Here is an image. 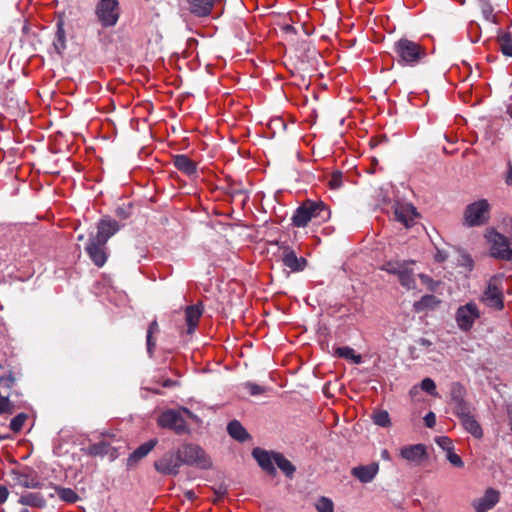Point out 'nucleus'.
Segmentation results:
<instances>
[{
  "label": "nucleus",
  "mask_w": 512,
  "mask_h": 512,
  "mask_svg": "<svg viewBox=\"0 0 512 512\" xmlns=\"http://www.w3.org/2000/svg\"><path fill=\"white\" fill-rule=\"evenodd\" d=\"M328 185L331 189H339L343 185V173L335 171L331 174L328 181Z\"/></svg>",
  "instance_id": "obj_37"
},
{
  "label": "nucleus",
  "mask_w": 512,
  "mask_h": 512,
  "mask_svg": "<svg viewBox=\"0 0 512 512\" xmlns=\"http://www.w3.org/2000/svg\"><path fill=\"white\" fill-rule=\"evenodd\" d=\"M500 49L506 56L512 57V36L509 33H505L498 38Z\"/></svg>",
  "instance_id": "obj_32"
},
{
  "label": "nucleus",
  "mask_w": 512,
  "mask_h": 512,
  "mask_svg": "<svg viewBox=\"0 0 512 512\" xmlns=\"http://www.w3.org/2000/svg\"><path fill=\"white\" fill-rule=\"evenodd\" d=\"M435 442L439 447H441L446 452L453 450L452 440L446 436L437 437L435 439Z\"/></svg>",
  "instance_id": "obj_39"
},
{
  "label": "nucleus",
  "mask_w": 512,
  "mask_h": 512,
  "mask_svg": "<svg viewBox=\"0 0 512 512\" xmlns=\"http://www.w3.org/2000/svg\"><path fill=\"white\" fill-rule=\"evenodd\" d=\"M152 392L156 393V394H159L160 392L158 390H153V389H150Z\"/></svg>",
  "instance_id": "obj_63"
},
{
  "label": "nucleus",
  "mask_w": 512,
  "mask_h": 512,
  "mask_svg": "<svg viewBox=\"0 0 512 512\" xmlns=\"http://www.w3.org/2000/svg\"><path fill=\"white\" fill-rule=\"evenodd\" d=\"M406 264L407 262L389 261L383 264L382 270L398 276V274L401 272V270L405 267Z\"/></svg>",
  "instance_id": "obj_34"
},
{
  "label": "nucleus",
  "mask_w": 512,
  "mask_h": 512,
  "mask_svg": "<svg viewBox=\"0 0 512 512\" xmlns=\"http://www.w3.org/2000/svg\"><path fill=\"white\" fill-rule=\"evenodd\" d=\"M480 317V311L474 302H468L460 306L455 315L457 326L462 331H469L476 319Z\"/></svg>",
  "instance_id": "obj_9"
},
{
  "label": "nucleus",
  "mask_w": 512,
  "mask_h": 512,
  "mask_svg": "<svg viewBox=\"0 0 512 512\" xmlns=\"http://www.w3.org/2000/svg\"><path fill=\"white\" fill-rule=\"evenodd\" d=\"M9 495V491L6 486L0 485V504L6 502Z\"/></svg>",
  "instance_id": "obj_46"
},
{
  "label": "nucleus",
  "mask_w": 512,
  "mask_h": 512,
  "mask_svg": "<svg viewBox=\"0 0 512 512\" xmlns=\"http://www.w3.org/2000/svg\"><path fill=\"white\" fill-rule=\"evenodd\" d=\"M129 212L126 211L123 207H118L116 209V215L122 219H126L129 216Z\"/></svg>",
  "instance_id": "obj_50"
},
{
  "label": "nucleus",
  "mask_w": 512,
  "mask_h": 512,
  "mask_svg": "<svg viewBox=\"0 0 512 512\" xmlns=\"http://www.w3.org/2000/svg\"><path fill=\"white\" fill-rule=\"evenodd\" d=\"M244 388L247 389L248 392L253 396L260 395L265 391V389L262 386H259L252 382L245 383Z\"/></svg>",
  "instance_id": "obj_42"
},
{
  "label": "nucleus",
  "mask_w": 512,
  "mask_h": 512,
  "mask_svg": "<svg viewBox=\"0 0 512 512\" xmlns=\"http://www.w3.org/2000/svg\"><path fill=\"white\" fill-rule=\"evenodd\" d=\"M54 493H50L49 497L53 498L55 494L59 496V498L67 503H75L78 500V495L71 488H64L60 486H53Z\"/></svg>",
  "instance_id": "obj_28"
},
{
  "label": "nucleus",
  "mask_w": 512,
  "mask_h": 512,
  "mask_svg": "<svg viewBox=\"0 0 512 512\" xmlns=\"http://www.w3.org/2000/svg\"><path fill=\"white\" fill-rule=\"evenodd\" d=\"M448 255L446 252L444 251H441V250H437V253L435 255V259L436 261L438 262H443L447 259Z\"/></svg>",
  "instance_id": "obj_51"
},
{
  "label": "nucleus",
  "mask_w": 512,
  "mask_h": 512,
  "mask_svg": "<svg viewBox=\"0 0 512 512\" xmlns=\"http://www.w3.org/2000/svg\"><path fill=\"white\" fill-rule=\"evenodd\" d=\"M397 62L401 66H416L426 57V50L417 42L401 38L394 43L393 48Z\"/></svg>",
  "instance_id": "obj_2"
},
{
  "label": "nucleus",
  "mask_w": 512,
  "mask_h": 512,
  "mask_svg": "<svg viewBox=\"0 0 512 512\" xmlns=\"http://www.w3.org/2000/svg\"><path fill=\"white\" fill-rule=\"evenodd\" d=\"M18 502L25 506L44 508L46 506V500L44 496L39 492H26L23 493Z\"/></svg>",
  "instance_id": "obj_24"
},
{
  "label": "nucleus",
  "mask_w": 512,
  "mask_h": 512,
  "mask_svg": "<svg viewBox=\"0 0 512 512\" xmlns=\"http://www.w3.org/2000/svg\"><path fill=\"white\" fill-rule=\"evenodd\" d=\"M77 239H78L79 241H82V240L84 239V235H83V234H80V235L77 237Z\"/></svg>",
  "instance_id": "obj_61"
},
{
  "label": "nucleus",
  "mask_w": 512,
  "mask_h": 512,
  "mask_svg": "<svg viewBox=\"0 0 512 512\" xmlns=\"http://www.w3.org/2000/svg\"><path fill=\"white\" fill-rule=\"evenodd\" d=\"M447 460L455 467L461 468L464 466V462L462 461L460 456L455 454L453 450L447 452Z\"/></svg>",
  "instance_id": "obj_43"
},
{
  "label": "nucleus",
  "mask_w": 512,
  "mask_h": 512,
  "mask_svg": "<svg viewBox=\"0 0 512 512\" xmlns=\"http://www.w3.org/2000/svg\"><path fill=\"white\" fill-rule=\"evenodd\" d=\"M215 0H189L190 12L198 17H206L211 13Z\"/></svg>",
  "instance_id": "obj_23"
},
{
  "label": "nucleus",
  "mask_w": 512,
  "mask_h": 512,
  "mask_svg": "<svg viewBox=\"0 0 512 512\" xmlns=\"http://www.w3.org/2000/svg\"><path fill=\"white\" fill-rule=\"evenodd\" d=\"M490 205L486 199L469 204L464 211V224L467 227L480 226L489 219Z\"/></svg>",
  "instance_id": "obj_6"
},
{
  "label": "nucleus",
  "mask_w": 512,
  "mask_h": 512,
  "mask_svg": "<svg viewBox=\"0 0 512 512\" xmlns=\"http://www.w3.org/2000/svg\"><path fill=\"white\" fill-rule=\"evenodd\" d=\"M227 432L233 439L239 442H245L251 439L250 434L237 420L229 422L227 425Z\"/></svg>",
  "instance_id": "obj_26"
},
{
  "label": "nucleus",
  "mask_w": 512,
  "mask_h": 512,
  "mask_svg": "<svg viewBox=\"0 0 512 512\" xmlns=\"http://www.w3.org/2000/svg\"><path fill=\"white\" fill-rule=\"evenodd\" d=\"M435 300V297L432 296V295H426V296H423L421 298V300L417 303V305H421V306H428L430 305L432 302H434Z\"/></svg>",
  "instance_id": "obj_45"
},
{
  "label": "nucleus",
  "mask_w": 512,
  "mask_h": 512,
  "mask_svg": "<svg viewBox=\"0 0 512 512\" xmlns=\"http://www.w3.org/2000/svg\"><path fill=\"white\" fill-rule=\"evenodd\" d=\"M175 385H177V381H174V380H171V379H166L162 383V386L165 387V388H170V387H173Z\"/></svg>",
  "instance_id": "obj_53"
},
{
  "label": "nucleus",
  "mask_w": 512,
  "mask_h": 512,
  "mask_svg": "<svg viewBox=\"0 0 512 512\" xmlns=\"http://www.w3.org/2000/svg\"><path fill=\"white\" fill-rule=\"evenodd\" d=\"M424 421H425V424H426L427 427H429V428L434 427L435 424H436V416H435V414L433 412H429L424 417Z\"/></svg>",
  "instance_id": "obj_44"
},
{
  "label": "nucleus",
  "mask_w": 512,
  "mask_h": 512,
  "mask_svg": "<svg viewBox=\"0 0 512 512\" xmlns=\"http://www.w3.org/2000/svg\"><path fill=\"white\" fill-rule=\"evenodd\" d=\"M26 420H27V415L25 413H19L14 418H12V420L10 422V429L13 432L18 433L19 431H21Z\"/></svg>",
  "instance_id": "obj_36"
},
{
  "label": "nucleus",
  "mask_w": 512,
  "mask_h": 512,
  "mask_svg": "<svg viewBox=\"0 0 512 512\" xmlns=\"http://www.w3.org/2000/svg\"><path fill=\"white\" fill-rule=\"evenodd\" d=\"M500 494L497 490L489 488L485 494L473 502L475 512H487L499 502Z\"/></svg>",
  "instance_id": "obj_16"
},
{
  "label": "nucleus",
  "mask_w": 512,
  "mask_h": 512,
  "mask_svg": "<svg viewBox=\"0 0 512 512\" xmlns=\"http://www.w3.org/2000/svg\"><path fill=\"white\" fill-rule=\"evenodd\" d=\"M157 443L158 440L156 438H153L141 444L136 450L133 451V453L130 454V456L127 459V465H136L141 459L146 457L149 454V452L154 449Z\"/></svg>",
  "instance_id": "obj_20"
},
{
  "label": "nucleus",
  "mask_w": 512,
  "mask_h": 512,
  "mask_svg": "<svg viewBox=\"0 0 512 512\" xmlns=\"http://www.w3.org/2000/svg\"><path fill=\"white\" fill-rule=\"evenodd\" d=\"M57 39L54 42L55 49L60 53L65 49V33L62 28H59L56 35Z\"/></svg>",
  "instance_id": "obj_40"
},
{
  "label": "nucleus",
  "mask_w": 512,
  "mask_h": 512,
  "mask_svg": "<svg viewBox=\"0 0 512 512\" xmlns=\"http://www.w3.org/2000/svg\"><path fill=\"white\" fill-rule=\"evenodd\" d=\"M466 390L458 382H454L450 388V403L453 406V412L458 417L465 416L471 412L470 405L465 400Z\"/></svg>",
  "instance_id": "obj_10"
},
{
  "label": "nucleus",
  "mask_w": 512,
  "mask_h": 512,
  "mask_svg": "<svg viewBox=\"0 0 512 512\" xmlns=\"http://www.w3.org/2000/svg\"><path fill=\"white\" fill-rule=\"evenodd\" d=\"M480 301L489 308L502 310L504 308V296L502 280L498 276L490 278L487 287L480 297Z\"/></svg>",
  "instance_id": "obj_5"
},
{
  "label": "nucleus",
  "mask_w": 512,
  "mask_h": 512,
  "mask_svg": "<svg viewBox=\"0 0 512 512\" xmlns=\"http://www.w3.org/2000/svg\"><path fill=\"white\" fill-rule=\"evenodd\" d=\"M486 238L490 244L492 257L503 261H512V238L496 231H490Z\"/></svg>",
  "instance_id": "obj_4"
},
{
  "label": "nucleus",
  "mask_w": 512,
  "mask_h": 512,
  "mask_svg": "<svg viewBox=\"0 0 512 512\" xmlns=\"http://www.w3.org/2000/svg\"><path fill=\"white\" fill-rule=\"evenodd\" d=\"M274 463L287 476L292 477L295 472V466L286 459L281 453H274Z\"/></svg>",
  "instance_id": "obj_29"
},
{
  "label": "nucleus",
  "mask_w": 512,
  "mask_h": 512,
  "mask_svg": "<svg viewBox=\"0 0 512 512\" xmlns=\"http://www.w3.org/2000/svg\"><path fill=\"white\" fill-rule=\"evenodd\" d=\"M315 508L318 512H334V503L330 498L322 496L317 500Z\"/></svg>",
  "instance_id": "obj_33"
},
{
  "label": "nucleus",
  "mask_w": 512,
  "mask_h": 512,
  "mask_svg": "<svg viewBox=\"0 0 512 512\" xmlns=\"http://www.w3.org/2000/svg\"><path fill=\"white\" fill-rule=\"evenodd\" d=\"M506 183L508 185H512V167L511 166L509 167V171H508V174L506 176Z\"/></svg>",
  "instance_id": "obj_54"
},
{
  "label": "nucleus",
  "mask_w": 512,
  "mask_h": 512,
  "mask_svg": "<svg viewBox=\"0 0 512 512\" xmlns=\"http://www.w3.org/2000/svg\"><path fill=\"white\" fill-rule=\"evenodd\" d=\"M420 277H421L422 279H427V276H425V275H420Z\"/></svg>",
  "instance_id": "obj_64"
},
{
  "label": "nucleus",
  "mask_w": 512,
  "mask_h": 512,
  "mask_svg": "<svg viewBox=\"0 0 512 512\" xmlns=\"http://www.w3.org/2000/svg\"><path fill=\"white\" fill-rule=\"evenodd\" d=\"M401 285L407 289H414L416 287V281L412 270L408 267V263L398 274Z\"/></svg>",
  "instance_id": "obj_30"
},
{
  "label": "nucleus",
  "mask_w": 512,
  "mask_h": 512,
  "mask_svg": "<svg viewBox=\"0 0 512 512\" xmlns=\"http://www.w3.org/2000/svg\"><path fill=\"white\" fill-rule=\"evenodd\" d=\"M419 343L423 346H429L431 345V342L428 339L422 338L420 339Z\"/></svg>",
  "instance_id": "obj_56"
},
{
  "label": "nucleus",
  "mask_w": 512,
  "mask_h": 512,
  "mask_svg": "<svg viewBox=\"0 0 512 512\" xmlns=\"http://www.w3.org/2000/svg\"><path fill=\"white\" fill-rule=\"evenodd\" d=\"M21 512H30L27 508H23Z\"/></svg>",
  "instance_id": "obj_62"
},
{
  "label": "nucleus",
  "mask_w": 512,
  "mask_h": 512,
  "mask_svg": "<svg viewBox=\"0 0 512 512\" xmlns=\"http://www.w3.org/2000/svg\"><path fill=\"white\" fill-rule=\"evenodd\" d=\"M95 14L103 27H113L120 17L119 2L117 0H100L96 5Z\"/></svg>",
  "instance_id": "obj_7"
},
{
  "label": "nucleus",
  "mask_w": 512,
  "mask_h": 512,
  "mask_svg": "<svg viewBox=\"0 0 512 512\" xmlns=\"http://www.w3.org/2000/svg\"><path fill=\"white\" fill-rule=\"evenodd\" d=\"M382 457H383L384 459H388V458H389V454H388V451H387V450H384V451L382 452Z\"/></svg>",
  "instance_id": "obj_57"
},
{
  "label": "nucleus",
  "mask_w": 512,
  "mask_h": 512,
  "mask_svg": "<svg viewBox=\"0 0 512 512\" xmlns=\"http://www.w3.org/2000/svg\"><path fill=\"white\" fill-rule=\"evenodd\" d=\"M203 313L201 304L190 305L185 309V319L187 323V333L192 334L198 325L199 319Z\"/></svg>",
  "instance_id": "obj_22"
},
{
  "label": "nucleus",
  "mask_w": 512,
  "mask_h": 512,
  "mask_svg": "<svg viewBox=\"0 0 512 512\" xmlns=\"http://www.w3.org/2000/svg\"><path fill=\"white\" fill-rule=\"evenodd\" d=\"M185 497L189 500H193L194 498H196V495L193 490H188L185 492Z\"/></svg>",
  "instance_id": "obj_55"
},
{
  "label": "nucleus",
  "mask_w": 512,
  "mask_h": 512,
  "mask_svg": "<svg viewBox=\"0 0 512 512\" xmlns=\"http://www.w3.org/2000/svg\"><path fill=\"white\" fill-rule=\"evenodd\" d=\"M120 230L119 223L110 218L104 217L97 224V232L93 234L94 237L100 239L103 242H108V240L116 234Z\"/></svg>",
  "instance_id": "obj_15"
},
{
  "label": "nucleus",
  "mask_w": 512,
  "mask_h": 512,
  "mask_svg": "<svg viewBox=\"0 0 512 512\" xmlns=\"http://www.w3.org/2000/svg\"><path fill=\"white\" fill-rule=\"evenodd\" d=\"M507 112L510 115V117L512 118V104L508 107Z\"/></svg>",
  "instance_id": "obj_58"
},
{
  "label": "nucleus",
  "mask_w": 512,
  "mask_h": 512,
  "mask_svg": "<svg viewBox=\"0 0 512 512\" xmlns=\"http://www.w3.org/2000/svg\"><path fill=\"white\" fill-rule=\"evenodd\" d=\"M335 352L339 357L351 359L355 364H360L362 362L361 355H356L354 350L348 346L338 347Z\"/></svg>",
  "instance_id": "obj_31"
},
{
  "label": "nucleus",
  "mask_w": 512,
  "mask_h": 512,
  "mask_svg": "<svg viewBox=\"0 0 512 512\" xmlns=\"http://www.w3.org/2000/svg\"><path fill=\"white\" fill-rule=\"evenodd\" d=\"M8 437H9L8 435H1V434H0V440H5V439H7Z\"/></svg>",
  "instance_id": "obj_60"
},
{
  "label": "nucleus",
  "mask_w": 512,
  "mask_h": 512,
  "mask_svg": "<svg viewBox=\"0 0 512 512\" xmlns=\"http://www.w3.org/2000/svg\"><path fill=\"white\" fill-rule=\"evenodd\" d=\"M174 166L181 172L192 175L196 172L195 163L186 155H175L172 159Z\"/></svg>",
  "instance_id": "obj_27"
},
{
  "label": "nucleus",
  "mask_w": 512,
  "mask_h": 512,
  "mask_svg": "<svg viewBox=\"0 0 512 512\" xmlns=\"http://www.w3.org/2000/svg\"><path fill=\"white\" fill-rule=\"evenodd\" d=\"M329 217L330 210L323 202L307 200L296 209L292 217V223L296 227H306L311 220L322 222Z\"/></svg>",
  "instance_id": "obj_1"
},
{
  "label": "nucleus",
  "mask_w": 512,
  "mask_h": 512,
  "mask_svg": "<svg viewBox=\"0 0 512 512\" xmlns=\"http://www.w3.org/2000/svg\"><path fill=\"white\" fill-rule=\"evenodd\" d=\"M159 326L156 320L152 321L148 327L147 335H152L155 332H158Z\"/></svg>",
  "instance_id": "obj_48"
},
{
  "label": "nucleus",
  "mask_w": 512,
  "mask_h": 512,
  "mask_svg": "<svg viewBox=\"0 0 512 512\" xmlns=\"http://www.w3.org/2000/svg\"><path fill=\"white\" fill-rule=\"evenodd\" d=\"M182 465L178 449L164 453L157 461L154 462L155 470L162 475L176 476Z\"/></svg>",
  "instance_id": "obj_8"
},
{
  "label": "nucleus",
  "mask_w": 512,
  "mask_h": 512,
  "mask_svg": "<svg viewBox=\"0 0 512 512\" xmlns=\"http://www.w3.org/2000/svg\"><path fill=\"white\" fill-rule=\"evenodd\" d=\"M13 382L14 379L11 376H0V384L4 383L8 388L12 386Z\"/></svg>",
  "instance_id": "obj_49"
},
{
  "label": "nucleus",
  "mask_w": 512,
  "mask_h": 512,
  "mask_svg": "<svg viewBox=\"0 0 512 512\" xmlns=\"http://www.w3.org/2000/svg\"><path fill=\"white\" fill-rule=\"evenodd\" d=\"M417 215L416 208L410 203H397L395 206L396 219L406 227L412 225Z\"/></svg>",
  "instance_id": "obj_18"
},
{
  "label": "nucleus",
  "mask_w": 512,
  "mask_h": 512,
  "mask_svg": "<svg viewBox=\"0 0 512 512\" xmlns=\"http://www.w3.org/2000/svg\"><path fill=\"white\" fill-rule=\"evenodd\" d=\"M106 242H103L94 237L91 233L89 235L88 243L85 247V251L88 254L91 261L97 266L102 267L107 261V247Z\"/></svg>",
  "instance_id": "obj_12"
},
{
  "label": "nucleus",
  "mask_w": 512,
  "mask_h": 512,
  "mask_svg": "<svg viewBox=\"0 0 512 512\" xmlns=\"http://www.w3.org/2000/svg\"><path fill=\"white\" fill-rule=\"evenodd\" d=\"M374 423L381 427H388L390 426V417L387 411H378L373 416Z\"/></svg>",
  "instance_id": "obj_35"
},
{
  "label": "nucleus",
  "mask_w": 512,
  "mask_h": 512,
  "mask_svg": "<svg viewBox=\"0 0 512 512\" xmlns=\"http://www.w3.org/2000/svg\"><path fill=\"white\" fill-rule=\"evenodd\" d=\"M490 15H491V11H485V17L487 20H489Z\"/></svg>",
  "instance_id": "obj_59"
},
{
  "label": "nucleus",
  "mask_w": 512,
  "mask_h": 512,
  "mask_svg": "<svg viewBox=\"0 0 512 512\" xmlns=\"http://www.w3.org/2000/svg\"><path fill=\"white\" fill-rule=\"evenodd\" d=\"M379 471L378 463H371L365 466H357L352 468L351 474L361 483H370Z\"/></svg>",
  "instance_id": "obj_19"
},
{
  "label": "nucleus",
  "mask_w": 512,
  "mask_h": 512,
  "mask_svg": "<svg viewBox=\"0 0 512 512\" xmlns=\"http://www.w3.org/2000/svg\"><path fill=\"white\" fill-rule=\"evenodd\" d=\"M12 480L15 485L27 489H40L43 483L39 480L38 474L31 468L25 467L21 470H12Z\"/></svg>",
  "instance_id": "obj_11"
},
{
  "label": "nucleus",
  "mask_w": 512,
  "mask_h": 512,
  "mask_svg": "<svg viewBox=\"0 0 512 512\" xmlns=\"http://www.w3.org/2000/svg\"><path fill=\"white\" fill-rule=\"evenodd\" d=\"M102 450H103V445L102 444H95V445H92L89 448V453L91 455H99V454L102 453Z\"/></svg>",
  "instance_id": "obj_47"
},
{
  "label": "nucleus",
  "mask_w": 512,
  "mask_h": 512,
  "mask_svg": "<svg viewBox=\"0 0 512 512\" xmlns=\"http://www.w3.org/2000/svg\"><path fill=\"white\" fill-rule=\"evenodd\" d=\"M14 405L7 396H0V414H12Z\"/></svg>",
  "instance_id": "obj_38"
},
{
  "label": "nucleus",
  "mask_w": 512,
  "mask_h": 512,
  "mask_svg": "<svg viewBox=\"0 0 512 512\" xmlns=\"http://www.w3.org/2000/svg\"><path fill=\"white\" fill-rule=\"evenodd\" d=\"M274 453L275 452L270 453L258 447L254 448L252 451V456L259 466L270 475L276 474V469L274 467Z\"/></svg>",
  "instance_id": "obj_17"
},
{
  "label": "nucleus",
  "mask_w": 512,
  "mask_h": 512,
  "mask_svg": "<svg viewBox=\"0 0 512 512\" xmlns=\"http://www.w3.org/2000/svg\"><path fill=\"white\" fill-rule=\"evenodd\" d=\"M280 249L282 250L281 259L285 267L289 268L293 272L302 271L305 268L307 264L306 259L303 257H297L291 247L282 245L280 246Z\"/></svg>",
  "instance_id": "obj_14"
},
{
  "label": "nucleus",
  "mask_w": 512,
  "mask_h": 512,
  "mask_svg": "<svg viewBox=\"0 0 512 512\" xmlns=\"http://www.w3.org/2000/svg\"><path fill=\"white\" fill-rule=\"evenodd\" d=\"M421 388L430 395L436 394V385L431 378H425L421 382Z\"/></svg>",
  "instance_id": "obj_41"
},
{
  "label": "nucleus",
  "mask_w": 512,
  "mask_h": 512,
  "mask_svg": "<svg viewBox=\"0 0 512 512\" xmlns=\"http://www.w3.org/2000/svg\"><path fill=\"white\" fill-rule=\"evenodd\" d=\"M400 454L405 460L418 463L426 457V447L423 444L409 445L403 447Z\"/></svg>",
  "instance_id": "obj_21"
},
{
  "label": "nucleus",
  "mask_w": 512,
  "mask_h": 512,
  "mask_svg": "<svg viewBox=\"0 0 512 512\" xmlns=\"http://www.w3.org/2000/svg\"><path fill=\"white\" fill-rule=\"evenodd\" d=\"M146 338H147L146 339V341H147V350H148V353L151 355L152 354V349L155 346V342H153V340H152V335H147Z\"/></svg>",
  "instance_id": "obj_52"
},
{
  "label": "nucleus",
  "mask_w": 512,
  "mask_h": 512,
  "mask_svg": "<svg viewBox=\"0 0 512 512\" xmlns=\"http://www.w3.org/2000/svg\"><path fill=\"white\" fill-rule=\"evenodd\" d=\"M459 419L467 432L477 439L482 438L483 430L477 420L471 415V412L459 417Z\"/></svg>",
  "instance_id": "obj_25"
},
{
  "label": "nucleus",
  "mask_w": 512,
  "mask_h": 512,
  "mask_svg": "<svg viewBox=\"0 0 512 512\" xmlns=\"http://www.w3.org/2000/svg\"><path fill=\"white\" fill-rule=\"evenodd\" d=\"M158 424L162 428L174 430L177 434L187 431V425L182 415L175 410H167L158 418Z\"/></svg>",
  "instance_id": "obj_13"
},
{
  "label": "nucleus",
  "mask_w": 512,
  "mask_h": 512,
  "mask_svg": "<svg viewBox=\"0 0 512 512\" xmlns=\"http://www.w3.org/2000/svg\"><path fill=\"white\" fill-rule=\"evenodd\" d=\"M177 449L183 465L194 466L203 470H207L212 467L210 457L199 445L184 443Z\"/></svg>",
  "instance_id": "obj_3"
}]
</instances>
